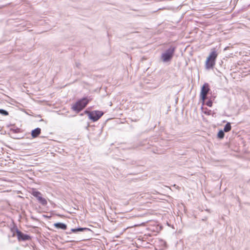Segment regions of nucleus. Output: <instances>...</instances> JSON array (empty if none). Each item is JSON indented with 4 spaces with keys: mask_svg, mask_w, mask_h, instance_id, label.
Masks as SVG:
<instances>
[{
    "mask_svg": "<svg viewBox=\"0 0 250 250\" xmlns=\"http://www.w3.org/2000/svg\"><path fill=\"white\" fill-rule=\"evenodd\" d=\"M217 56L218 54L215 49H212L205 62V68L207 70L212 69L214 67Z\"/></svg>",
    "mask_w": 250,
    "mask_h": 250,
    "instance_id": "nucleus-1",
    "label": "nucleus"
},
{
    "mask_svg": "<svg viewBox=\"0 0 250 250\" xmlns=\"http://www.w3.org/2000/svg\"><path fill=\"white\" fill-rule=\"evenodd\" d=\"M89 103V100L83 98L78 101L74 104L73 105L72 109L77 112H79L83 110Z\"/></svg>",
    "mask_w": 250,
    "mask_h": 250,
    "instance_id": "nucleus-2",
    "label": "nucleus"
},
{
    "mask_svg": "<svg viewBox=\"0 0 250 250\" xmlns=\"http://www.w3.org/2000/svg\"><path fill=\"white\" fill-rule=\"evenodd\" d=\"M175 48L173 46L170 47L164 53L162 54L161 58L164 62L169 61L172 58Z\"/></svg>",
    "mask_w": 250,
    "mask_h": 250,
    "instance_id": "nucleus-3",
    "label": "nucleus"
},
{
    "mask_svg": "<svg viewBox=\"0 0 250 250\" xmlns=\"http://www.w3.org/2000/svg\"><path fill=\"white\" fill-rule=\"evenodd\" d=\"M85 113L88 114L89 119L93 122L98 120L103 115V112L100 111H94L92 112L85 111Z\"/></svg>",
    "mask_w": 250,
    "mask_h": 250,
    "instance_id": "nucleus-4",
    "label": "nucleus"
},
{
    "mask_svg": "<svg viewBox=\"0 0 250 250\" xmlns=\"http://www.w3.org/2000/svg\"><path fill=\"white\" fill-rule=\"evenodd\" d=\"M31 194L37 198L38 202L42 206H46L47 204L46 200L42 197V194L40 192L35 189H33L32 191Z\"/></svg>",
    "mask_w": 250,
    "mask_h": 250,
    "instance_id": "nucleus-5",
    "label": "nucleus"
},
{
    "mask_svg": "<svg viewBox=\"0 0 250 250\" xmlns=\"http://www.w3.org/2000/svg\"><path fill=\"white\" fill-rule=\"evenodd\" d=\"M209 90L208 84L207 83H205L202 86L201 91V97L203 101L206 99L207 95Z\"/></svg>",
    "mask_w": 250,
    "mask_h": 250,
    "instance_id": "nucleus-6",
    "label": "nucleus"
},
{
    "mask_svg": "<svg viewBox=\"0 0 250 250\" xmlns=\"http://www.w3.org/2000/svg\"><path fill=\"white\" fill-rule=\"evenodd\" d=\"M17 235L19 240H28L30 237L29 235L24 234L19 230H17Z\"/></svg>",
    "mask_w": 250,
    "mask_h": 250,
    "instance_id": "nucleus-7",
    "label": "nucleus"
},
{
    "mask_svg": "<svg viewBox=\"0 0 250 250\" xmlns=\"http://www.w3.org/2000/svg\"><path fill=\"white\" fill-rule=\"evenodd\" d=\"M54 226L57 229H60L63 230L67 229V226L62 223H57L54 224Z\"/></svg>",
    "mask_w": 250,
    "mask_h": 250,
    "instance_id": "nucleus-8",
    "label": "nucleus"
},
{
    "mask_svg": "<svg viewBox=\"0 0 250 250\" xmlns=\"http://www.w3.org/2000/svg\"><path fill=\"white\" fill-rule=\"evenodd\" d=\"M41 132V128L38 127L32 131L31 135L33 138H36L40 135Z\"/></svg>",
    "mask_w": 250,
    "mask_h": 250,
    "instance_id": "nucleus-9",
    "label": "nucleus"
},
{
    "mask_svg": "<svg viewBox=\"0 0 250 250\" xmlns=\"http://www.w3.org/2000/svg\"><path fill=\"white\" fill-rule=\"evenodd\" d=\"M89 229L86 228H78L77 229H71V231L73 232H77L78 231H83V230H88Z\"/></svg>",
    "mask_w": 250,
    "mask_h": 250,
    "instance_id": "nucleus-10",
    "label": "nucleus"
},
{
    "mask_svg": "<svg viewBox=\"0 0 250 250\" xmlns=\"http://www.w3.org/2000/svg\"><path fill=\"white\" fill-rule=\"evenodd\" d=\"M231 126L230 123H228L224 127V131L227 132L231 130Z\"/></svg>",
    "mask_w": 250,
    "mask_h": 250,
    "instance_id": "nucleus-11",
    "label": "nucleus"
},
{
    "mask_svg": "<svg viewBox=\"0 0 250 250\" xmlns=\"http://www.w3.org/2000/svg\"><path fill=\"white\" fill-rule=\"evenodd\" d=\"M218 137L220 139H222L224 137V131L223 130H220L217 134Z\"/></svg>",
    "mask_w": 250,
    "mask_h": 250,
    "instance_id": "nucleus-12",
    "label": "nucleus"
},
{
    "mask_svg": "<svg viewBox=\"0 0 250 250\" xmlns=\"http://www.w3.org/2000/svg\"><path fill=\"white\" fill-rule=\"evenodd\" d=\"M0 114H2L3 115H8V112L4 109H0Z\"/></svg>",
    "mask_w": 250,
    "mask_h": 250,
    "instance_id": "nucleus-13",
    "label": "nucleus"
},
{
    "mask_svg": "<svg viewBox=\"0 0 250 250\" xmlns=\"http://www.w3.org/2000/svg\"><path fill=\"white\" fill-rule=\"evenodd\" d=\"M206 104L208 106L211 107L212 106V103L211 101H209L207 102Z\"/></svg>",
    "mask_w": 250,
    "mask_h": 250,
    "instance_id": "nucleus-14",
    "label": "nucleus"
},
{
    "mask_svg": "<svg viewBox=\"0 0 250 250\" xmlns=\"http://www.w3.org/2000/svg\"><path fill=\"white\" fill-rule=\"evenodd\" d=\"M77 66L78 67H79V64H77Z\"/></svg>",
    "mask_w": 250,
    "mask_h": 250,
    "instance_id": "nucleus-15",
    "label": "nucleus"
},
{
    "mask_svg": "<svg viewBox=\"0 0 250 250\" xmlns=\"http://www.w3.org/2000/svg\"><path fill=\"white\" fill-rule=\"evenodd\" d=\"M139 226V225H134V226H135V227H136V226Z\"/></svg>",
    "mask_w": 250,
    "mask_h": 250,
    "instance_id": "nucleus-16",
    "label": "nucleus"
}]
</instances>
